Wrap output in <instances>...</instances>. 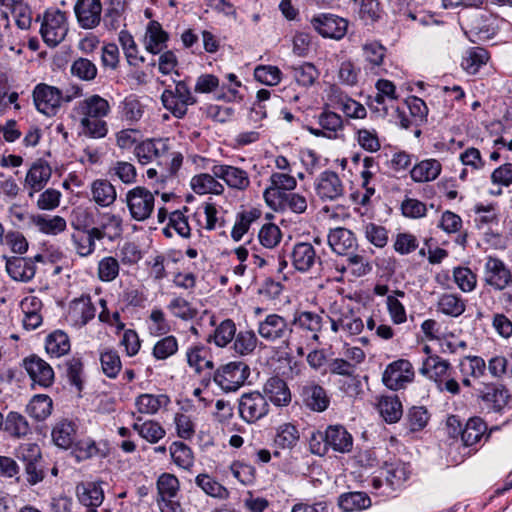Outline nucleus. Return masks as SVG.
<instances>
[{
  "label": "nucleus",
  "mask_w": 512,
  "mask_h": 512,
  "mask_svg": "<svg viewBox=\"0 0 512 512\" xmlns=\"http://www.w3.org/2000/svg\"><path fill=\"white\" fill-rule=\"evenodd\" d=\"M191 188L192 190L200 195L203 194H215L221 195L225 188L223 184L218 181V178L211 172L209 173H201L195 175L191 179Z\"/></svg>",
  "instance_id": "41"
},
{
  "label": "nucleus",
  "mask_w": 512,
  "mask_h": 512,
  "mask_svg": "<svg viewBox=\"0 0 512 512\" xmlns=\"http://www.w3.org/2000/svg\"><path fill=\"white\" fill-rule=\"evenodd\" d=\"M267 398L259 391L243 393L238 399L239 417L248 424L256 423L269 412Z\"/></svg>",
  "instance_id": "8"
},
{
  "label": "nucleus",
  "mask_w": 512,
  "mask_h": 512,
  "mask_svg": "<svg viewBox=\"0 0 512 512\" xmlns=\"http://www.w3.org/2000/svg\"><path fill=\"white\" fill-rule=\"evenodd\" d=\"M76 431L73 421L61 420L52 429L53 442L60 448L68 449L75 443Z\"/></svg>",
  "instance_id": "42"
},
{
  "label": "nucleus",
  "mask_w": 512,
  "mask_h": 512,
  "mask_svg": "<svg viewBox=\"0 0 512 512\" xmlns=\"http://www.w3.org/2000/svg\"><path fill=\"white\" fill-rule=\"evenodd\" d=\"M132 415L135 418V422L132 425L133 430H135L139 436L147 442L156 444L165 437L166 430L160 423L154 420L142 421V417L135 416L134 413Z\"/></svg>",
  "instance_id": "35"
},
{
  "label": "nucleus",
  "mask_w": 512,
  "mask_h": 512,
  "mask_svg": "<svg viewBox=\"0 0 512 512\" xmlns=\"http://www.w3.org/2000/svg\"><path fill=\"white\" fill-rule=\"evenodd\" d=\"M67 31L68 25L65 12L55 8L47 9L43 15L40 28L44 42L54 47L65 38Z\"/></svg>",
  "instance_id": "7"
},
{
  "label": "nucleus",
  "mask_w": 512,
  "mask_h": 512,
  "mask_svg": "<svg viewBox=\"0 0 512 512\" xmlns=\"http://www.w3.org/2000/svg\"><path fill=\"white\" fill-rule=\"evenodd\" d=\"M414 377L415 372L411 362L406 359H398L387 365L382 375V381L387 388L397 391L411 383Z\"/></svg>",
  "instance_id": "10"
},
{
  "label": "nucleus",
  "mask_w": 512,
  "mask_h": 512,
  "mask_svg": "<svg viewBox=\"0 0 512 512\" xmlns=\"http://www.w3.org/2000/svg\"><path fill=\"white\" fill-rule=\"evenodd\" d=\"M157 498H177L180 484L176 476L170 473H163L157 479Z\"/></svg>",
  "instance_id": "56"
},
{
  "label": "nucleus",
  "mask_w": 512,
  "mask_h": 512,
  "mask_svg": "<svg viewBox=\"0 0 512 512\" xmlns=\"http://www.w3.org/2000/svg\"><path fill=\"white\" fill-rule=\"evenodd\" d=\"M52 175L50 165L44 160H37L29 168L24 187L28 190V197L32 198L35 193L40 192L49 182Z\"/></svg>",
  "instance_id": "21"
},
{
  "label": "nucleus",
  "mask_w": 512,
  "mask_h": 512,
  "mask_svg": "<svg viewBox=\"0 0 512 512\" xmlns=\"http://www.w3.org/2000/svg\"><path fill=\"white\" fill-rule=\"evenodd\" d=\"M168 40L169 34L158 21L152 20L148 23L143 40L147 52L153 55L160 54L167 48Z\"/></svg>",
  "instance_id": "26"
},
{
  "label": "nucleus",
  "mask_w": 512,
  "mask_h": 512,
  "mask_svg": "<svg viewBox=\"0 0 512 512\" xmlns=\"http://www.w3.org/2000/svg\"><path fill=\"white\" fill-rule=\"evenodd\" d=\"M377 409L387 423L398 422L403 414L402 403L395 395L380 397Z\"/></svg>",
  "instance_id": "45"
},
{
  "label": "nucleus",
  "mask_w": 512,
  "mask_h": 512,
  "mask_svg": "<svg viewBox=\"0 0 512 512\" xmlns=\"http://www.w3.org/2000/svg\"><path fill=\"white\" fill-rule=\"evenodd\" d=\"M236 325L231 319H225L215 329L209 341H213L218 347H226L234 338Z\"/></svg>",
  "instance_id": "63"
},
{
  "label": "nucleus",
  "mask_w": 512,
  "mask_h": 512,
  "mask_svg": "<svg viewBox=\"0 0 512 512\" xmlns=\"http://www.w3.org/2000/svg\"><path fill=\"white\" fill-rule=\"evenodd\" d=\"M52 399L47 395H35L27 405V412L36 420L46 419L52 411Z\"/></svg>",
  "instance_id": "58"
},
{
  "label": "nucleus",
  "mask_w": 512,
  "mask_h": 512,
  "mask_svg": "<svg viewBox=\"0 0 512 512\" xmlns=\"http://www.w3.org/2000/svg\"><path fill=\"white\" fill-rule=\"evenodd\" d=\"M327 449L330 447L336 452L347 453L352 449L353 438L341 425L329 426L324 433Z\"/></svg>",
  "instance_id": "29"
},
{
  "label": "nucleus",
  "mask_w": 512,
  "mask_h": 512,
  "mask_svg": "<svg viewBox=\"0 0 512 512\" xmlns=\"http://www.w3.org/2000/svg\"><path fill=\"white\" fill-rule=\"evenodd\" d=\"M125 203L127 205L131 218L138 222H143L150 218L155 207L154 194L143 186H136L125 195Z\"/></svg>",
  "instance_id": "5"
},
{
  "label": "nucleus",
  "mask_w": 512,
  "mask_h": 512,
  "mask_svg": "<svg viewBox=\"0 0 512 512\" xmlns=\"http://www.w3.org/2000/svg\"><path fill=\"white\" fill-rule=\"evenodd\" d=\"M210 171L233 190L245 191L250 186L248 172L240 167L214 161Z\"/></svg>",
  "instance_id": "11"
},
{
  "label": "nucleus",
  "mask_w": 512,
  "mask_h": 512,
  "mask_svg": "<svg viewBox=\"0 0 512 512\" xmlns=\"http://www.w3.org/2000/svg\"><path fill=\"white\" fill-rule=\"evenodd\" d=\"M23 365L33 385L43 388L51 386L54 382V371L50 364L37 355H32L23 360Z\"/></svg>",
  "instance_id": "19"
},
{
  "label": "nucleus",
  "mask_w": 512,
  "mask_h": 512,
  "mask_svg": "<svg viewBox=\"0 0 512 512\" xmlns=\"http://www.w3.org/2000/svg\"><path fill=\"white\" fill-rule=\"evenodd\" d=\"M74 13L79 26L83 29H94L101 21L102 4L100 0H77Z\"/></svg>",
  "instance_id": "18"
},
{
  "label": "nucleus",
  "mask_w": 512,
  "mask_h": 512,
  "mask_svg": "<svg viewBox=\"0 0 512 512\" xmlns=\"http://www.w3.org/2000/svg\"><path fill=\"white\" fill-rule=\"evenodd\" d=\"M6 271L12 279L28 282L34 277L36 268L30 258L13 257L7 260Z\"/></svg>",
  "instance_id": "33"
},
{
  "label": "nucleus",
  "mask_w": 512,
  "mask_h": 512,
  "mask_svg": "<svg viewBox=\"0 0 512 512\" xmlns=\"http://www.w3.org/2000/svg\"><path fill=\"white\" fill-rule=\"evenodd\" d=\"M174 232L183 238H188L191 234L188 219L180 210H176L170 213L168 225L163 228V234L167 238H171Z\"/></svg>",
  "instance_id": "49"
},
{
  "label": "nucleus",
  "mask_w": 512,
  "mask_h": 512,
  "mask_svg": "<svg viewBox=\"0 0 512 512\" xmlns=\"http://www.w3.org/2000/svg\"><path fill=\"white\" fill-rule=\"evenodd\" d=\"M70 348V339L62 330H56L46 338L45 349L51 357L59 358L67 354Z\"/></svg>",
  "instance_id": "47"
},
{
  "label": "nucleus",
  "mask_w": 512,
  "mask_h": 512,
  "mask_svg": "<svg viewBox=\"0 0 512 512\" xmlns=\"http://www.w3.org/2000/svg\"><path fill=\"white\" fill-rule=\"evenodd\" d=\"M118 40L129 65L139 66L145 61V58L139 55L138 46L133 36L127 30L119 32Z\"/></svg>",
  "instance_id": "50"
},
{
  "label": "nucleus",
  "mask_w": 512,
  "mask_h": 512,
  "mask_svg": "<svg viewBox=\"0 0 512 512\" xmlns=\"http://www.w3.org/2000/svg\"><path fill=\"white\" fill-rule=\"evenodd\" d=\"M73 111L79 117L105 118L109 115L111 106L107 99L93 94L79 101Z\"/></svg>",
  "instance_id": "23"
},
{
  "label": "nucleus",
  "mask_w": 512,
  "mask_h": 512,
  "mask_svg": "<svg viewBox=\"0 0 512 512\" xmlns=\"http://www.w3.org/2000/svg\"><path fill=\"white\" fill-rule=\"evenodd\" d=\"M436 308L445 316L457 318L465 312L466 300L457 293L445 292L438 297Z\"/></svg>",
  "instance_id": "34"
},
{
  "label": "nucleus",
  "mask_w": 512,
  "mask_h": 512,
  "mask_svg": "<svg viewBox=\"0 0 512 512\" xmlns=\"http://www.w3.org/2000/svg\"><path fill=\"white\" fill-rule=\"evenodd\" d=\"M195 482L204 493L211 497L226 499L229 496L228 490L208 474H199Z\"/></svg>",
  "instance_id": "59"
},
{
  "label": "nucleus",
  "mask_w": 512,
  "mask_h": 512,
  "mask_svg": "<svg viewBox=\"0 0 512 512\" xmlns=\"http://www.w3.org/2000/svg\"><path fill=\"white\" fill-rule=\"evenodd\" d=\"M459 368L464 376L480 378L485 374L486 363L480 356L468 355L459 362Z\"/></svg>",
  "instance_id": "61"
},
{
  "label": "nucleus",
  "mask_w": 512,
  "mask_h": 512,
  "mask_svg": "<svg viewBox=\"0 0 512 512\" xmlns=\"http://www.w3.org/2000/svg\"><path fill=\"white\" fill-rule=\"evenodd\" d=\"M381 475L384 476L387 485L392 489L399 488L409 478V466L402 461H395L385 463L381 470Z\"/></svg>",
  "instance_id": "37"
},
{
  "label": "nucleus",
  "mask_w": 512,
  "mask_h": 512,
  "mask_svg": "<svg viewBox=\"0 0 512 512\" xmlns=\"http://www.w3.org/2000/svg\"><path fill=\"white\" fill-rule=\"evenodd\" d=\"M302 401L309 409L322 412L328 408L329 398L323 387L317 384H308L301 388Z\"/></svg>",
  "instance_id": "32"
},
{
  "label": "nucleus",
  "mask_w": 512,
  "mask_h": 512,
  "mask_svg": "<svg viewBox=\"0 0 512 512\" xmlns=\"http://www.w3.org/2000/svg\"><path fill=\"white\" fill-rule=\"evenodd\" d=\"M92 199L101 207L111 206L117 198L115 187L106 179H96L91 183Z\"/></svg>",
  "instance_id": "39"
},
{
  "label": "nucleus",
  "mask_w": 512,
  "mask_h": 512,
  "mask_svg": "<svg viewBox=\"0 0 512 512\" xmlns=\"http://www.w3.org/2000/svg\"><path fill=\"white\" fill-rule=\"evenodd\" d=\"M317 196L322 201H335L344 195V184L339 175L331 170L319 174L314 183Z\"/></svg>",
  "instance_id": "14"
},
{
  "label": "nucleus",
  "mask_w": 512,
  "mask_h": 512,
  "mask_svg": "<svg viewBox=\"0 0 512 512\" xmlns=\"http://www.w3.org/2000/svg\"><path fill=\"white\" fill-rule=\"evenodd\" d=\"M441 163L436 159H426L416 164L410 171L415 182H430L435 180L441 173Z\"/></svg>",
  "instance_id": "44"
},
{
  "label": "nucleus",
  "mask_w": 512,
  "mask_h": 512,
  "mask_svg": "<svg viewBox=\"0 0 512 512\" xmlns=\"http://www.w3.org/2000/svg\"><path fill=\"white\" fill-rule=\"evenodd\" d=\"M484 281L495 290H504L512 281L510 270L502 260L489 256L484 265Z\"/></svg>",
  "instance_id": "16"
},
{
  "label": "nucleus",
  "mask_w": 512,
  "mask_h": 512,
  "mask_svg": "<svg viewBox=\"0 0 512 512\" xmlns=\"http://www.w3.org/2000/svg\"><path fill=\"white\" fill-rule=\"evenodd\" d=\"M72 90V94L63 95L57 87L44 83L38 84L33 91L35 106L42 114L49 117L54 116L57 114L62 101L70 102L82 94V89L79 86H73Z\"/></svg>",
  "instance_id": "1"
},
{
  "label": "nucleus",
  "mask_w": 512,
  "mask_h": 512,
  "mask_svg": "<svg viewBox=\"0 0 512 512\" xmlns=\"http://www.w3.org/2000/svg\"><path fill=\"white\" fill-rule=\"evenodd\" d=\"M174 464L178 467L189 470L194 464V455L191 448L183 442L174 441L169 448Z\"/></svg>",
  "instance_id": "55"
},
{
  "label": "nucleus",
  "mask_w": 512,
  "mask_h": 512,
  "mask_svg": "<svg viewBox=\"0 0 512 512\" xmlns=\"http://www.w3.org/2000/svg\"><path fill=\"white\" fill-rule=\"evenodd\" d=\"M81 134L93 139L106 137L108 133V124L104 118L79 117Z\"/></svg>",
  "instance_id": "52"
},
{
  "label": "nucleus",
  "mask_w": 512,
  "mask_h": 512,
  "mask_svg": "<svg viewBox=\"0 0 512 512\" xmlns=\"http://www.w3.org/2000/svg\"><path fill=\"white\" fill-rule=\"evenodd\" d=\"M3 429L9 436L16 439L24 438L31 433L26 417L15 411H10L3 419Z\"/></svg>",
  "instance_id": "43"
},
{
  "label": "nucleus",
  "mask_w": 512,
  "mask_h": 512,
  "mask_svg": "<svg viewBox=\"0 0 512 512\" xmlns=\"http://www.w3.org/2000/svg\"><path fill=\"white\" fill-rule=\"evenodd\" d=\"M96 314V308L88 295L75 298L69 304L67 321L74 327L81 328L91 321Z\"/></svg>",
  "instance_id": "20"
},
{
  "label": "nucleus",
  "mask_w": 512,
  "mask_h": 512,
  "mask_svg": "<svg viewBox=\"0 0 512 512\" xmlns=\"http://www.w3.org/2000/svg\"><path fill=\"white\" fill-rule=\"evenodd\" d=\"M299 438L297 427L291 423H284L277 428L274 443L279 448L292 449L297 445Z\"/></svg>",
  "instance_id": "53"
},
{
  "label": "nucleus",
  "mask_w": 512,
  "mask_h": 512,
  "mask_svg": "<svg viewBox=\"0 0 512 512\" xmlns=\"http://www.w3.org/2000/svg\"><path fill=\"white\" fill-rule=\"evenodd\" d=\"M329 313L331 330L335 333L342 330L347 335H357L364 328L361 317L344 301L334 302Z\"/></svg>",
  "instance_id": "3"
},
{
  "label": "nucleus",
  "mask_w": 512,
  "mask_h": 512,
  "mask_svg": "<svg viewBox=\"0 0 512 512\" xmlns=\"http://www.w3.org/2000/svg\"><path fill=\"white\" fill-rule=\"evenodd\" d=\"M453 280L464 293L472 292L477 286V276L468 267H455L453 269Z\"/></svg>",
  "instance_id": "64"
},
{
  "label": "nucleus",
  "mask_w": 512,
  "mask_h": 512,
  "mask_svg": "<svg viewBox=\"0 0 512 512\" xmlns=\"http://www.w3.org/2000/svg\"><path fill=\"white\" fill-rule=\"evenodd\" d=\"M29 224L35 227L40 233L48 236H57L67 228L65 218L60 215L30 214Z\"/></svg>",
  "instance_id": "25"
},
{
  "label": "nucleus",
  "mask_w": 512,
  "mask_h": 512,
  "mask_svg": "<svg viewBox=\"0 0 512 512\" xmlns=\"http://www.w3.org/2000/svg\"><path fill=\"white\" fill-rule=\"evenodd\" d=\"M40 306V301H38L35 297L28 299L26 298L22 304V310L24 313L23 317V326L27 330H35L42 324V316L38 312V308Z\"/></svg>",
  "instance_id": "54"
},
{
  "label": "nucleus",
  "mask_w": 512,
  "mask_h": 512,
  "mask_svg": "<svg viewBox=\"0 0 512 512\" xmlns=\"http://www.w3.org/2000/svg\"><path fill=\"white\" fill-rule=\"evenodd\" d=\"M250 375L249 366L242 361H232L219 366L213 373L212 381L223 392H235L240 389Z\"/></svg>",
  "instance_id": "2"
},
{
  "label": "nucleus",
  "mask_w": 512,
  "mask_h": 512,
  "mask_svg": "<svg viewBox=\"0 0 512 512\" xmlns=\"http://www.w3.org/2000/svg\"><path fill=\"white\" fill-rule=\"evenodd\" d=\"M292 324L298 329L309 333L311 339L318 340V333L323 327V318L317 313L302 311L294 315Z\"/></svg>",
  "instance_id": "36"
},
{
  "label": "nucleus",
  "mask_w": 512,
  "mask_h": 512,
  "mask_svg": "<svg viewBox=\"0 0 512 512\" xmlns=\"http://www.w3.org/2000/svg\"><path fill=\"white\" fill-rule=\"evenodd\" d=\"M314 29L323 37L341 39L347 32L348 22L337 15L323 13L311 19Z\"/></svg>",
  "instance_id": "15"
},
{
  "label": "nucleus",
  "mask_w": 512,
  "mask_h": 512,
  "mask_svg": "<svg viewBox=\"0 0 512 512\" xmlns=\"http://www.w3.org/2000/svg\"><path fill=\"white\" fill-rule=\"evenodd\" d=\"M17 458L23 462L27 482L36 485L45 477L44 463L40 447L35 443H25L19 446Z\"/></svg>",
  "instance_id": "6"
},
{
  "label": "nucleus",
  "mask_w": 512,
  "mask_h": 512,
  "mask_svg": "<svg viewBox=\"0 0 512 512\" xmlns=\"http://www.w3.org/2000/svg\"><path fill=\"white\" fill-rule=\"evenodd\" d=\"M170 398L166 394H149L139 395L135 400L137 411L141 414L154 415L161 408H166L170 404Z\"/></svg>",
  "instance_id": "38"
},
{
  "label": "nucleus",
  "mask_w": 512,
  "mask_h": 512,
  "mask_svg": "<svg viewBox=\"0 0 512 512\" xmlns=\"http://www.w3.org/2000/svg\"><path fill=\"white\" fill-rule=\"evenodd\" d=\"M167 309L174 317L183 321H190L198 314V310L188 300L180 296L171 299Z\"/></svg>",
  "instance_id": "57"
},
{
  "label": "nucleus",
  "mask_w": 512,
  "mask_h": 512,
  "mask_svg": "<svg viewBox=\"0 0 512 512\" xmlns=\"http://www.w3.org/2000/svg\"><path fill=\"white\" fill-rule=\"evenodd\" d=\"M362 50L366 63L365 68L374 74H379L386 55V48L378 41H370L363 45Z\"/></svg>",
  "instance_id": "40"
},
{
  "label": "nucleus",
  "mask_w": 512,
  "mask_h": 512,
  "mask_svg": "<svg viewBox=\"0 0 512 512\" xmlns=\"http://www.w3.org/2000/svg\"><path fill=\"white\" fill-rule=\"evenodd\" d=\"M263 391L264 396L277 407L287 406L291 402V392L287 383L277 376L266 381Z\"/></svg>",
  "instance_id": "28"
},
{
  "label": "nucleus",
  "mask_w": 512,
  "mask_h": 512,
  "mask_svg": "<svg viewBox=\"0 0 512 512\" xmlns=\"http://www.w3.org/2000/svg\"><path fill=\"white\" fill-rule=\"evenodd\" d=\"M76 494L79 502L88 508L87 512H98L104 500V491L99 483L85 482L76 487Z\"/></svg>",
  "instance_id": "27"
},
{
  "label": "nucleus",
  "mask_w": 512,
  "mask_h": 512,
  "mask_svg": "<svg viewBox=\"0 0 512 512\" xmlns=\"http://www.w3.org/2000/svg\"><path fill=\"white\" fill-rule=\"evenodd\" d=\"M486 431L485 422L480 417H472L461 431V440L465 446H473L481 441Z\"/></svg>",
  "instance_id": "46"
},
{
  "label": "nucleus",
  "mask_w": 512,
  "mask_h": 512,
  "mask_svg": "<svg viewBox=\"0 0 512 512\" xmlns=\"http://www.w3.org/2000/svg\"><path fill=\"white\" fill-rule=\"evenodd\" d=\"M479 393L487 408L494 412H501L508 403L509 393L503 385L487 384Z\"/></svg>",
  "instance_id": "30"
},
{
  "label": "nucleus",
  "mask_w": 512,
  "mask_h": 512,
  "mask_svg": "<svg viewBox=\"0 0 512 512\" xmlns=\"http://www.w3.org/2000/svg\"><path fill=\"white\" fill-rule=\"evenodd\" d=\"M318 128L307 126L306 130L317 138H326L329 140H336L343 138L344 121L342 117L329 110L324 109L316 116Z\"/></svg>",
  "instance_id": "9"
},
{
  "label": "nucleus",
  "mask_w": 512,
  "mask_h": 512,
  "mask_svg": "<svg viewBox=\"0 0 512 512\" xmlns=\"http://www.w3.org/2000/svg\"><path fill=\"white\" fill-rule=\"evenodd\" d=\"M96 226L91 227L92 234L98 241L108 239L115 241L122 236L123 220L121 216L111 212H98Z\"/></svg>",
  "instance_id": "13"
},
{
  "label": "nucleus",
  "mask_w": 512,
  "mask_h": 512,
  "mask_svg": "<svg viewBox=\"0 0 512 512\" xmlns=\"http://www.w3.org/2000/svg\"><path fill=\"white\" fill-rule=\"evenodd\" d=\"M169 151L168 139H147L135 147V155L142 165L161 160Z\"/></svg>",
  "instance_id": "22"
},
{
  "label": "nucleus",
  "mask_w": 512,
  "mask_h": 512,
  "mask_svg": "<svg viewBox=\"0 0 512 512\" xmlns=\"http://www.w3.org/2000/svg\"><path fill=\"white\" fill-rule=\"evenodd\" d=\"M233 349L235 353L245 356L251 354L257 346V337L251 330H241L235 333Z\"/></svg>",
  "instance_id": "60"
},
{
  "label": "nucleus",
  "mask_w": 512,
  "mask_h": 512,
  "mask_svg": "<svg viewBox=\"0 0 512 512\" xmlns=\"http://www.w3.org/2000/svg\"><path fill=\"white\" fill-rule=\"evenodd\" d=\"M290 261L294 269L301 273L312 272L322 263L314 246L308 242H299L293 246Z\"/></svg>",
  "instance_id": "12"
},
{
  "label": "nucleus",
  "mask_w": 512,
  "mask_h": 512,
  "mask_svg": "<svg viewBox=\"0 0 512 512\" xmlns=\"http://www.w3.org/2000/svg\"><path fill=\"white\" fill-rule=\"evenodd\" d=\"M420 373L435 384L453 372L451 363L438 355H429L422 363Z\"/></svg>",
  "instance_id": "31"
},
{
  "label": "nucleus",
  "mask_w": 512,
  "mask_h": 512,
  "mask_svg": "<svg viewBox=\"0 0 512 512\" xmlns=\"http://www.w3.org/2000/svg\"><path fill=\"white\" fill-rule=\"evenodd\" d=\"M161 101L165 109L179 119L187 114L189 106L197 102L185 81H177L174 89H165L161 95Z\"/></svg>",
  "instance_id": "4"
},
{
  "label": "nucleus",
  "mask_w": 512,
  "mask_h": 512,
  "mask_svg": "<svg viewBox=\"0 0 512 512\" xmlns=\"http://www.w3.org/2000/svg\"><path fill=\"white\" fill-rule=\"evenodd\" d=\"M489 60V53L482 47L469 48L461 61L462 68L469 74H476Z\"/></svg>",
  "instance_id": "48"
},
{
  "label": "nucleus",
  "mask_w": 512,
  "mask_h": 512,
  "mask_svg": "<svg viewBox=\"0 0 512 512\" xmlns=\"http://www.w3.org/2000/svg\"><path fill=\"white\" fill-rule=\"evenodd\" d=\"M327 241L331 250L341 256L348 255L357 248L355 234L344 227L331 229L328 233Z\"/></svg>",
  "instance_id": "24"
},
{
  "label": "nucleus",
  "mask_w": 512,
  "mask_h": 512,
  "mask_svg": "<svg viewBox=\"0 0 512 512\" xmlns=\"http://www.w3.org/2000/svg\"><path fill=\"white\" fill-rule=\"evenodd\" d=\"M120 113L124 120L135 123L143 116V105L134 95H130L121 102Z\"/></svg>",
  "instance_id": "62"
},
{
  "label": "nucleus",
  "mask_w": 512,
  "mask_h": 512,
  "mask_svg": "<svg viewBox=\"0 0 512 512\" xmlns=\"http://www.w3.org/2000/svg\"><path fill=\"white\" fill-rule=\"evenodd\" d=\"M259 335L267 341H285L292 333L286 319L278 314H269L258 325Z\"/></svg>",
  "instance_id": "17"
},
{
  "label": "nucleus",
  "mask_w": 512,
  "mask_h": 512,
  "mask_svg": "<svg viewBox=\"0 0 512 512\" xmlns=\"http://www.w3.org/2000/svg\"><path fill=\"white\" fill-rule=\"evenodd\" d=\"M338 505L344 512H354L370 507L371 500L364 492H350L339 497Z\"/></svg>",
  "instance_id": "51"
}]
</instances>
